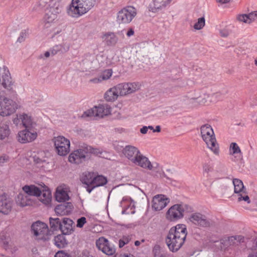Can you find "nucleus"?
I'll return each mask as SVG.
<instances>
[{
  "instance_id": "f257e3e1",
  "label": "nucleus",
  "mask_w": 257,
  "mask_h": 257,
  "mask_svg": "<svg viewBox=\"0 0 257 257\" xmlns=\"http://www.w3.org/2000/svg\"><path fill=\"white\" fill-rule=\"evenodd\" d=\"M187 230L183 224H179L170 228L166 238V242L172 252L177 251L184 244Z\"/></svg>"
},
{
  "instance_id": "f03ea898",
  "label": "nucleus",
  "mask_w": 257,
  "mask_h": 257,
  "mask_svg": "<svg viewBox=\"0 0 257 257\" xmlns=\"http://www.w3.org/2000/svg\"><path fill=\"white\" fill-rule=\"evenodd\" d=\"M97 1L98 0H72L67 13L72 17L78 18L93 8Z\"/></svg>"
},
{
  "instance_id": "7ed1b4c3",
  "label": "nucleus",
  "mask_w": 257,
  "mask_h": 257,
  "mask_svg": "<svg viewBox=\"0 0 257 257\" xmlns=\"http://www.w3.org/2000/svg\"><path fill=\"white\" fill-rule=\"evenodd\" d=\"M98 153L97 149L84 145L72 152L69 156L68 160L70 163L79 164L88 160L90 154H98Z\"/></svg>"
},
{
  "instance_id": "20e7f679",
  "label": "nucleus",
  "mask_w": 257,
  "mask_h": 257,
  "mask_svg": "<svg viewBox=\"0 0 257 257\" xmlns=\"http://www.w3.org/2000/svg\"><path fill=\"white\" fill-rule=\"evenodd\" d=\"M200 131L201 137L208 148L211 150L214 154H218L219 153L218 145L216 142L211 126L208 124L203 125L200 128Z\"/></svg>"
},
{
  "instance_id": "39448f33",
  "label": "nucleus",
  "mask_w": 257,
  "mask_h": 257,
  "mask_svg": "<svg viewBox=\"0 0 257 257\" xmlns=\"http://www.w3.org/2000/svg\"><path fill=\"white\" fill-rule=\"evenodd\" d=\"M57 154L61 156L67 155L70 152V141L63 136H59L53 139Z\"/></svg>"
},
{
  "instance_id": "423d86ee",
  "label": "nucleus",
  "mask_w": 257,
  "mask_h": 257,
  "mask_svg": "<svg viewBox=\"0 0 257 257\" xmlns=\"http://www.w3.org/2000/svg\"><path fill=\"white\" fill-rule=\"evenodd\" d=\"M187 204H175L171 206L166 213V217L170 221H175L183 217L184 212L188 210Z\"/></svg>"
},
{
  "instance_id": "0eeeda50",
  "label": "nucleus",
  "mask_w": 257,
  "mask_h": 257,
  "mask_svg": "<svg viewBox=\"0 0 257 257\" xmlns=\"http://www.w3.org/2000/svg\"><path fill=\"white\" fill-rule=\"evenodd\" d=\"M136 15V9L133 7L128 6L118 12L117 21L119 24H128Z\"/></svg>"
},
{
  "instance_id": "6e6552de",
  "label": "nucleus",
  "mask_w": 257,
  "mask_h": 257,
  "mask_svg": "<svg viewBox=\"0 0 257 257\" xmlns=\"http://www.w3.org/2000/svg\"><path fill=\"white\" fill-rule=\"evenodd\" d=\"M111 108L107 104H101L84 112L81 117L98 116L102 117L111 113Z\"/></svg>"
},
{
  "instance_id": "1a4fd4ad",
  "label": "nucleus",
  "mask_w": 257,
  "mask_h": 257,
  "mask_svg": "<svg viewBox=\"0 0 257 257\" xmlns=\"http://www.w3.org/2000/svg\"><path fill=\"white\" fill-rule=\"evenodd\" d=\"M17 108L18 105L15 101L5 97L0 103V115L3 116L10 115Z\"/></svg>"
},
{
  "instance_id": "9d476101",
  "label": "nucleus",
  "mask_w": 257,
  "mask_h": 257,
  "mask_svg": "<svg viewBox=\"0 0 257 257\" xmlns=\"http://www.w3.org/2000/svg\"><path fill=\"white\" fill-rule=\"evenodd\" d=\"M191 222L200 227H208L211 225L210 221L207 217L199 212L192 213L189 218Z\"/></svg>"
},
{
  "instance_id": "9b49d317",
  "label": "nucleus",
  "mask_w": 257,
  "mask_h": 257,
  "mask_svg": "<svg viewBox=\"0 0 257 257\" xmlns=\"http://www.w3.org/2000/svg\"><path fill=\"white\" fill-rule=\"evenodd\" d=\"M96 245L99 250L107 255H112L115 252L114 246L111 245L109 241L104 237H99L96 240Z\"/></svg>"
},
{
  "instance_id": "f8f14e48",
  "label": "nucleus",
  "mask_w": 257,
  "mask_h": 257,
  "mask_svg": "<svg viewBox=\"0 0 257 257\" xmlns=\"http://www.w3.org/2000/svg\"><path fill=\"white\" fill-rule=\"evenodd\" d=\"M31 229L35 236L42 235L41 238L46 239V236L49 234V230L47 225L43 222L38 221L31 226Z\"/></svg>"
},
{
  "instance_id": "ddd939ff",
  "label": "nucleus",
  "mask_w": 257,
  "mask_h": 257,
  "mask_svg": "<svg viewBox=\"0 0 257 257\" xmlns=\"http://www.w3.org/2000/svg\"><path fill=\"white\" fill-rule=\"evenodd\" d=\"M37 137V133L33 130L25 128L20 131L18 134V140L22 144H25L33 141Z\"/></svg>"
},
{
  "instance_id": "4468645a",
  "label": "nucleus",
  "mask_w": 257,
  "mask_h": 257,
  "mask_svg": "<svg viewBox=\"0 0 257 257\" xmlns=\"http://www.w3.org/2000/svg\"><path fill=\"white\" fill-rule=\"evenodd\" d=\"M170 199L162 194L157 195L152 200V209L155 211H160L165 208L169 203Z\"/></svg>"
},
{
  "instance_id": "2eb2a0df",
  "label": "nucleus",
  "mask_w": 257,
  "mask_h": 257,
  "mask_svg": "<svg viewBox=\"0 0 257 257\" xmlns=\"http://www.w3.org/2000/svg\"><path fill=\"white\" fill-rule=\"evenodd\" d=\"M132 163L149 170H152L154 168H156L158 166L157 163H156V167L152 165L148 158L142 154L141 153L138 155Z\"/></svg>"
},
{
  "instance_id": "dca6fc26",
  "label": "nucleus",
  "mask_w": 257,
  "mask_h": 257,
  "mask_svg": "<svg viewBox=\"0 0 257 257\" xmlns=\"http://www.w3.org/2000/svg\"><path fill=\"white\" fill-rule=\"evenodd\" d=\"M119 94L125 95L135 92L138 89V85L135 83H120L116 85Z\"/></svg>"
},
{
  "instance_id": "f3484780",
  "label": "nucleus",
  "mask_w": 257,
  "mask_h": 257,
  "mask_svg": "<svg viewBox=\"0 0 257 257\" xmlns=\"http://www.w3.org/2000/svg\"><path fill=\"white\" fill-rule=\"evenodd\" d=\"M2 82L3 86L9 91H13L14 83L11 76V74L9 69L7 67H3V72L2 74Z\"/></svg>"
},
{
  "instance_id": "a211bd4d",
  "label": "nucleus",
  "mask_w": 257,
  "mask_h": 257,
  "mask_svg": "<svg viewBox=\"0 0 257 257\" xmlns=\"http://www.w3.org/2000/svg\"><path fill=\"white\" fill-rule=\"evenodd\" d=\"M13 201L5 194L0 196V213L8 214L11 211Z\"/></svg>"
},
{
  "instance_id": "6ab92c4d",
  "label": "nucleus",
  "mask_w": 257,
  "mask_h": 257,
  "mask_svg": "<svg viewBox=\"0 0 257 257\" xmlns=\"http://www.w3.org/2000/svg\"><path fill=\"white\" fill-rule=\"evenodd\" d=\"M122 153L131 162L140 154V151L136 147L132 145L126 146L123 148Z\"/></svg>"
},
{
  "instance_id": "aec40b11",
  "label": "nucleus",
  "mask_w": 257,
  "mask_h": 257,
  "mask_svg": "<svg viewBox=\"0 0 257 257\" xmlns=\"http://www.w3.org/2000/svg\"><path fill=\"white\" fill-rule=\"evenodd\" d=\"M72 209L73 205L71 202H63L55 207V211L57 215L63 216L70 213Z\"/></svg>"
},
{
  "instance_id": "412c9836",
  "label": "nucleus",
  "mask_w": 257,
  "mask_h": 257,
  "mask_svg": "<svg viewBox=\"0 0 257 257\" xmlns=\"http://www.w3.org/2000/svg\"><path fill=\"white\" fill-rule=\"evenodd\" d=\"M172 0L161 1L154 0L152 4L149 5V11L153 13H156L161 10L162 9L166 8L168 5H170Z\"/></svg>"
},
{
  "instance_id": "4be33fe9",
  "label": "nucleus",
  "mask_w": 257,
  "mask_h": 257,
  "mask_svg": "<svg viewBox=\"0 0 257 257\" xmlns=\"http://www.w3.org/2000/svg\"><path fill=\"white\" fill-rule=\"evenodd\" d=\"M243 239L244 237L241 235L226 236L220 239V243L226 247L243 242Z\"/></svg>"
},
{
  "instance_id": "5701e85b",
  "label": "nucleus",
  "mask_w": 257,
  "mask_h": 257,
  "mask_svg": "<svg viewBox=\"0 0 257 257\" xmlns=\"http://www.w3.org/2000/svg\"><path fill=\"white\" fill-rule=\"evenodd\" d=\"M74 222L70 218L63 217L62 229L61 231L63 234L68 235L73 232V224Z\"/></svg>"
},
{
  "instance_id": "b1692460",
  "label": "nucleus",
  "mask_w": 257,
  "mask_h": 257,
  "mask_svg": "<svg viewBox=\"0 0 257 257\" xmlns=\"http://www.w3.org/2000/svg\"><path fill=\"white\" fill-rule=\"evenodd\" d=\"M16 202L17 205L21 207L32 205L33 204V201L30 197L25 193H19L16 198Z\"/></svg>"
},
{
  "instance_id": "393cba45",
  "label": "nucleus",
  "mask_w": 257,
  "mask_h": 257,
  "mask_svg": "<svg viewBox=\"0 0 257 257\" xmlns=\"http://www.w3.org/2000/svg\"><path fill=\"white\" fill-rule=\"evenodd\" d=\"M112 74V70L111 69H105L103 71L100 75L96 78H94L90 80V82L97 83L102 81L109 79Z\"/></svg>"
},
{
  "instance_id": "a878e982",
  "label": "nucleus",
  "mask_w": 257,
  "mask_h": 257,
  "mask_svg": "<svg viewBox=\"0 0 257 257\" xmlns=\"http://www.w3.org/2000/svg\"><path fill=\"white\" fill-rule=\"evenodd\" d=\"M23 190L30 197L31 196L38 197V196H40L42 193L39 187L32 185L24 186L23 187Z\"/></svg>"
},
{
  "instance_id": "bb28decb",
  "label": "nucleus",
  "mask_w": 257,
  "mask_h": 257,
  "mask_svg": "<svg viewBox=\"0 0 257 257\" xmlns=\"http://www.w3.org/2000/svg\"><path fill=\"white\" fill-rule=\"evenodd\" d=\"M63 217H50L49 225L51 230L57 231L62 229V222Z\"/></svg>"
},
{
  "instance_id": "cd10ccee",
  "label": "nucleus",
  "mask_w": 257,
  "mask_h": 257,
  "mask_svg": "<svg viewBox=\"0 0 257 257\" xmlns=\"http://www.w3.org/2000/svg\"><path fill=\"white\" fill-rule=\"evenodd\" d=\"M117 86L110 88L104 94V98L107 101H113L119 95Z\"/></svg>"
},
{
  "instance_id": "c85d7f7f",
  "label": "nucleus",
  "mask_w": 257,
  "mask_h": 257,
  "mask_svg": "<svg viewBox=\"0 0 257 257\" xmlns=\"http://www.w3.org/2000/svg\"><path fill=\"white\" fill-rule=\"evenodd\" d=\"M65 235L62 233V234H59L54 237L53 239L54 244L58 248H63L67 245L68 241L66 239Z\"/></svg>"
},
{
  "instance_id": "c756f323",
  "label": "nucleus",
  "mask_w": 257,
  "mask_h": 257,
  "mask_svg": "<svg viewBox=\"0 0 257 257\" xmlns=\"http://www.w3.org/2000/svg\"><path fill=\"white\" fill-rule=\"evenodd\" d=\"M41 194L39 197V200L44 204L47 205L51 201V193L50 190L47 188L41 191Z\"/></svg>"
},
{
  "instance_id": "7c9ffc66",
  "label": "nucleus",
  "mask_w": 257,
  "mask_h": 257,
  "mask_svg": "<svg viewBox=\"0 0 257 257\" xmlns=\"http://www.w3.org/2000/svg\"><path fill=\"white\" fill-rule=\"evenodd\" d=\"M102 39L108 46H113L117 41V38L113 33H106Z\"/></svg>"
},
{
  "instance_id": "2f4dec72",
  "label": "nucleus",
  "mask_w": 257,
  "mask_h": 257,
  "mask_svg": "<svg viewBox=\"0 0 257 257\" xmlns=\"http://www.w3.org/2000/svg\"><path fill=\"white\" fill-rule=\"evenodd\" d=\"M20 119L22 120V123L25 128L33 130V128L35 125V123L33 121L30 116H28L26 114H24L20 115Z\"/></svg>"
},
{
  "instance_id": "473e14b6",
  "label": "nucleus",
  "mask_w": 257,
  "mask_h": 257,
  "mask_svg": "<svg viewBox=\"0 0 257 257\" xmlns=\"http://www.w3.org/2000/svg\"><path fill=\"white\" fill-rule=\"evenodd\" d=\"M63 4L60 2L55 0L53 3L49 4V7H47V9H48L52 13H54L57 15L61 12Z\"/></svg>"
},
{
  "instance_id": "72a5a7b5",
  "label": "nucleus",
  "mask_w": 257,
  "mask_h": 257,
  "mask_svg": "<svg viewBox=\"0 0 257 257\" xmlns=\"http://www.w3.org/2000/svg\"><path fill=\"white\" fill-rule=\"evenodd\" d=\"M234 192L235 193L245 192V188L242 181L238 179H233Z\"/></svg>"
},
{
  "instance_id": "f704fd0d",
  "label": "nucleus",
  "mask_w": 257,
  "mask_h": 257,
  "mask_svg": "<svg viewBox=\"0 0 257 257\" xmlns=\"http://www.w3.org/2000/svg\"><path fill=\"white\" fill-rule=\"evenodd\" d=\"M10 134L9 124L3 123L0 125V140H3L8 138Z\"/></svg>"
},
{
  "instance_id": "c9c22d12",
  "label": "nucleus",
  "mask_w": 257,
  "mask_h": 257,
  "mask_svg": "<svg viewBox=\"0 0 257 257\" xmlns=\"http://www.w3.org/2000/svg\"><path fill=\"white\" fill-rule=\"evenodd\" d=\"M56 200L59 202L65 201L69 199V197L67 193L64 190H57L55 193Z\"/></svg>"
},
{
  "instance_id": "e433bc0d",
  "label": "nucleus",
  "mask_w": 257,
  "mask_h": 257,
  "mask_svg": "<svg viewBox=\"0 0 257 257\" xmlns=\"http://www.w3.org/2000/svg\"><path fill=\"white\" fill-rule=\"evenodd\" d=\"M93 184L95 187L102 186L107 182V178L102 175H98L93 178Z\"/></svg>"
},
{
  "instance_id": "4c0bfd02",
  "label": "nucleus",
  "mask_w": 257,
  "mask_h": 257,
  "mask_svg": "<svg viewBox=\"0 0 257 257\" xmlns=\"http://www.w3.org/2000/svg\"><path fill=\"white\" fill-rule=\"evenodd\" d=\"M93 177L92 173L90 172H85L83 174L81 181L83 184L89 186L90 185L93 184Z\"/></svg>"
},
{
  "instance_id": "58836bf2",
  "label": "nucleus",
  "mask_w": 257,
  "mask_h": 257,
  "mask_svg": "<svg viewBox=\"0 0 257 257\" xmlns=\"http://www.w3.org/2000/svg\"><path fill=\"white\" fill-rule=\"evenodd\" d=\"M230 155L239 154V157H242V153L236 143H231L229 147Z\"/></svg>"
},
{
  "instance_id": "ea45409f",
  "label": "nucleus",
  "mask_w": 257,
  "mask_h": 257,
  "mask_svg": "<svg viewBox=\"0 0 257 257\" xmlns=\"http://www.w3.org/2000/svg\"><path fill=\"white\" fill-rule=\"evenodd\" d=\"M57 15L54 13H52L51 11L47 9V11L44 16V20L46 23H50L53 22L57 18Z\"/></svg>"
},
{
  "instance_id": "a19ab883",
  "label": "nucleus",
  "mask_w": 257,
  "mask_h": 257,
  "mask_svg": "<svg viewBox=\"0 0 257 257\" xmlns=\"http://www.w3.org/2000/svg\"><path fill=\"white\" fill-rule=\"evenodd\" d=\"M10 238L9 237L6 236L5 234H3L1 235L0 237V243L1 246L5 249L7 250L9 248L10 244L9 242Z\"/></svg>"
},
{
  "instance_id": "79ce46f5",
  "label": "nucleus",
  "mask_w": 257,
  "mask_h": 257,
  "mask_svg": "<svg viewBox=\"0 0 257 257\" xmlns=\"http://www.w3.org/2000/svg\"><path fill=\"white\" fill-rule=\"evenodd\" d=\"M205 25V20L204 17L199 18L197 22L194 24L193 27L196 30L202 29Z\"/></svg>"
},
{
  "instance_id": "37998d69",
  "label": "nucleus",
  "mask_w": 257,
  "mask_h": 257,
  "mask_svg": "<svg viewBox=\"0 0 257 257\" xmlns=\"http://www.w3.org/2000/svg\"><path fill=\"white\" fill-rule=\"evenodd\" d=\"M130 240L131 237L130 236H123L119 240V247L120 248L122 247L125 244L128 243Z\"/></svg>"
},
{
  "instance_id": "c03bdc74",
  "label": "nucleus",
  "mask_w": 257,
  "mask_h": 257,
  "mask_svg": "<svg viewBox=\"0 0 257 257\" xmlns=\"http://www.w3.org/2000/svg\"><path fill=\"white\" fill-rule=\"evenodd\" d=\"M209 94L203 93V96H200L197 97L198 102L201 104H205L209 100Z\"/></svg>"
},
{
  "instance_id": "a18cd8bd",
  "label": "nucleus",
  "mask_w": 257,
  "mask_h": 257,
  "mask_svg": "<svg viewBox=\"0 0 257 257\" xmlns=\"http://www.w3.org/2000/svg\"><path fill=\"white\" fill-rule=\"evenodd\" d=\"M54 0H40L39 5L41 8L49 7V4L53 3Z\"/></svg>"
},
{
  "instance_id": "49530a36",
  "label": "nucleus",
  "mask_w": 257,
  "mask_h": 257,
  "mask_svg": "<svg viewBox=\"0 0 257 257\" xmlns=\"http://www.w3.org/2000/svg\"><path fill=\"white\" fill-rule=\"evenodd\" d=\"M55 257H72V256L71 253L65 250H59L56 253Z\"/></svg>"
},
{
  "instance_id": "de8ad7c7",
  "label": "nucleus",
  "mask_w": 257,
  "mask_h": 257,
  "mask_svg": "<svg viewBox=\"0 0 257 257\" xmlns=\"http://www.w3.org/2000/svg\"><path fill=\"white\" fill-rule=\"evenodd\" d=\"M28 34V33L27 31H22L20 34V36L17 40V42H19L20 43L24 42L25 40V39L27 37Z\"/></svg>"
},
{
  "instance_id": "09e8293b",
  "label": "nucleus",
  "mask_w": 257,
  "mask_h": 257,
  "mask_svg": "<svg viewBox=\"0 0 257 257\" xmlns=\"http://www.w3.org/2000/svg\"><path fill=\"white\" fill-rule=\"evenodd\" d=\"M86 222L85 217H81L77 219L76 226L78 227L82 228Z\"/></svg>"
},
{
  "instance_id": "8fccbe9b",
  "label": "nucleus",
  "mask_w": 257,
  "mask_h": 257,
  "mask_svg": "<svg viewBox=\"0 0 257 257\" xmlns=\"http://www.w3.org/2000/svg\"><path fill=\"white\" fill-rule=\"evenodd\" d=\"M237 19L240 22H243L245 23H250L249 20H248V17H247L246 14H243L239 15L237 17Z\"/></svg>"
},
{
  "instance_id": "3c124183",
  "label": "nucleus",
  "mask_w": 257,
  "mask_h": 257,
  "mask_svg": "<svg viewBox=\"0 0 257 257\" xmlns=\"http://www.w3.org/2000/svg\"><path fill=\"white\" fill-rule=\"evenodd\" d=\"M62 46L61 45H56L54 46L53 49L51 50V54L53 55L56 54L58 52L61 51L63 52L62 50L61 49V47Z\"/></svg>"
},
{
  "instance_id": "603ef678",
  "label": "nucleus",
  "mask_w": 257,
  "mask_h": 257,
  "mask_svg": "<svg viewBox=\"0 0 257 257\" xmlns=\"http://www.w3.org/2000/svg\"><path fill=\"white\" fill-rule=\"evenodd\" d=\"M10 160V158L6 155H3L0 157V165L3 166L5 163L8 162Z\"/></svg>"
},
{
  "instance_id": "864d4df0",
  "label": "nucleus",
  "mask_w": 257,
  "mask_h": 257,
  "mask_svg": "<svg viewBox=\"0 0 257 257\" xmlns=\"http://www.w3.org/2000/svg\"><path fill=\"white\" fill-rule=\"evenodd\" d=\"M239 197L238 198V201H240L241 200H244L246 201L247 203H250V200L248 195L242 196L241 194L238 195Z\"/></svg>"
},
{
  "instance_id": "5fc2aeb1",
  "label": "nucleus",
  "mask_w": 257,
  "mask_h": 257,
  "mask_svg": "<svg viewBox=\"0 0 257 257\" xmlns=\"http://www.w3.org/2000/svg\"><path fill=\"white\" fill-rule=\"evenodd\" d=\"M227 93V91L225 90L223 92H216L212 94V97L216 98L217 100L221 99L222 98L221 97V95H224Z\"/></svg>"
},
{
  "instance_id": "6e6d98bb",
  "label": "nucleus",
  "mask_w": 257,
  "mask_h": 257,
  "mask_svg": "<svg viewBox=\"0 0 257 257\" xmlns=\"http://www.w3.org/2000/svg\"><path fill=\"white\" fill-rule=\"evenodd\" d=\"M247 17H248V20H249L250 23L256 18H257V12L249 13L248 15H247Z\"/></svg>"
},
{
  "instance_id": "4d7b16f0",
  "label": "nucleus",
  "mask_w": 257,
  "mask_h": 257,
  "mask_svg": "<svg viewBox=\"0 0 257 257\" xmlns=\"http://www.w3.org/2000/svg\"><path fill=\"white\" fill-rule=\"evenodd\" d=\"M203 171L206 173H209V172H211L213 171L212 167L208 164H205L203 166Z\"/></svg>"
},
{
  "instance_id": "13d9d810",
  "label": "nucleus",
  "mask_w": 257,
  "mask_h": 257,
  "mask_svg": "<svg viewBox=\"0 0 257 257\" xmlns=\"http://www.w3.org/2000/svg\"><path fill=\"white\" fill-rule=\"evenodd\" d=\"M220 34L222 37H227L229 35V32L226 30H222L220 31Z\"/></svg>"
},
{
  "instance_id": "bf43d9fd",
  "label": "nucleus",
  "mask_w": 257,
  "mask_h": 257,
  "mask_svg": "<svg viewBox=\"0 0 257 257\" xmlns=\"http://www.w3.org/2000/svg\"><path fill=\"white\" fill-rule=\"evenodd\" d=\"M62 47H61V49L63 51V52H66L67 51H68V50L69 49V45H66V44H63V45H61Z\"/></svg>"
},
{
  "instance_id": "052dcab7",
  "label": "nucleus",
  "mask_w": 257,
  "mask_h": 257,
  "mask_svg": "<svg viewBox=\"0 0 257 257\" xmlns=\"http://www.w3.org/2000/svg\"><path fill=\"white\" fill-rule=\"evenodd\" d=\"M95 188L96 187L94 185H90L89 186H87L86 190L87 191L90 193L92 191V190Z\"/></svg>"
},
{
  "instance_id": "680f3d73",
  "label": "nucleus",
  "mask_w": 257,
  "mask_h": 257,
  "mask_svg": "<svg viewBox=\"0 0 257 257\" xmlns=\"http://www.w3.org/2000/svg\"><path fill=\"white\" fill-rule=\"evenodd\" d=\"M134 34V31L132 28H130L128 29L126 35L127 37H131Z\"/></svg>"
},
{
  "instance_id": "e2e57ef3",
  "label": "nucleus",
  "mask_w": 257,
  "mask_h": 257,
  "mask_svg": "<svg viewBox=\"0 0 257 257\" xmlns=\"http://www.w3.org/2000/svg\"><path fill=\"white\" fill-rule=\"evenodd\" d=\"M148 130V127H147L146 126H143L142 128H141L140 132L143 134H145L147 133Z\"/></svg>"
},
{
  "instance_id": "0e129e2a",
  "label": "nucleus",
  "mask_w": 257,
  "mask_h": 257,
  "mask_svg": "<svg viewBox=\"0 0 257 257\" xmlns=\"http://www.w3.org/2000/svg\"><path fill=\"white\" fill-rule=\"evenodd\" d=\"M20 119H21L20 118H19L18 115H17V117L13 119V123L16 125H18L20 122Z\"/></svg>"
},
{
  "instance_id": "69168bd1",
  "label": "nucleus",
  "mask_w": 257,
  "mask_h": 257,
  "mask_svg": "<svg viewBox=\"0 0 257 257\" xmlns=\"http://www.w3.org/2000/svg\"><path fill=\"white\" fill-rule=\"evenodd\" d=\"M161 132V127L160 125H157L156 128L153 130V132L159 133Z\"/></svg>"
},
{
  "instance_id": "338daca9",
  "label": "nucleus",
  "mask_w": 257,
  "mask_h": 257,
  "mask_svg": "<svg viewBox=\"0 0 257 257\" xmlns=\"http://www.w3.org/2000/svg\"><path fill=\"white\" fill-rule=\"evenodd\" d=\"M230 0H217V2L221 4H227L229 2Z\"/></svg>"
},
{
  "instance_id": "774afa93",
  "label": "nucleus",
  "mask_w": 257,
  "mask_h": 257,
  "mask_svg": "<svg viewBox=\"0 0 257 257\" xmlns=\"http://www.w3.org/2000/svg\"><path fill=\"white\" fill-rule=\"evenodd\" d=\"M50 55V53L49 52L47 51L45 53L44 55L46 57H48Z\"/></svg>"
}]
</instances>
